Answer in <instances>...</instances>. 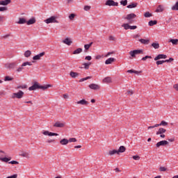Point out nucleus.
<instances>
[{
	"instance_id": "1",
	"label": "nucleus",
	"mask_w": 178,
	"mask_h": 178,
	"mask_svg": "<svg viewBox=\"0 0 178 178\" xmlns=\"http://www.w3.org/2000/svg\"><path fill=\"white\" fill-rule=\"evenodd\" d=\"M49 87H51V85H46V86H41L38 82H35L33 85L29 88V91H35V90H47V88H49Z\"/></svg>"
},
{
	"instance_id": "2",
	"label": "nucleus",
	"mask_w": 178,
	"mask_h": 178,
	"mask_svg": "<svg viewBox=\"0 0 178 178\" xmlns=\"http://www.w3.org/2000/svg\"><path fill=\"white\" fill-rule=\"evenodd\" d=\"M136 17H137V15L136 14L131 13V14L127 15L124 19L125 20H128L129 24H132V23H134V22H136V20H134Z\"/></svg>"
},
{
	"instance_id": "3",
	"label": "nucleus",
	"mask_w": 178,
	"mask_h": 178,
	"mask_svg": "<svg viewBox=\"0 0 178 178\" xmlns=\"http://www.w3.org/2000/svg\"><path fill=\"white\" fill-rule=\"evenodd\" d=\"M11 159L12 157H6V153L0 150V161H1V162H9Z\"/></svg>"
},
{
	"instance_id": "4",
	"label": "nucleus",
	"mask_w": 178,
	"mask_h": 178,
	"mask_svg": "<svg viewBox=\"0 0 178 178\" xmlns=\"http://www.w3.org/2000/svg\"><path fill=\"white\" fill-rule=\"evenodd\" d=\"M23 95H24V92L22 90H19L17 92L13 93L12 98L15 99V98H17L18 99H22L23 98Z\"/></svg>"
},
{
	"instance_id": "5",
	"label": "nucleus",
	"mask_w": 178,
	"mask_h": 178,
	"mask_svg": "<svg viewBox=\"0 0 178 178\" xmlns=\"http://www.w3.org/2000/svg\"><path fill=\"white\" fill-rule=\"evenodd\" d=\"M44 23L49 24V23H59V21L56 20V17L51 16L44 20Z\"/></svg>"
},
{
	"instance_id": "6",
	"label": "nucleus",
	"mask_w": 178,
	"mask_h": 178,
	"mask_svg": "<svg viewBox=\"0 0 178 178\" xmlns=\"http://www.w3.org/2000/svg\"><path fill=\"white\" fill-rule=\"evenodd\" d=\"M6 69H9L10 70L12 69H15V67H17V63H8L5 64Z\"/></svg>"
},
{
	"instance_id": "7",
	"label": "nucleus",
	"mask_w": 178,
	"mask_h": 178,
	"mask_svg": "<svg viewBox=\"0 0 178 178\" xmlns=\"http://www.w3.org/2000/svg\"><path fill=\"white\" fill-rule=\"evenodd\" d=\"M143 49H139V50H134V51H129V55L132 57V58H136V55H138L140 54H143Z\"/></svg>"
},
{
	"instance_id": "8",
	"label": "nucleus",
	"mask_w": 178,
	"mask_h": 178,
	"mask_svg": "<svg viewBox=\"0 0 178 178\" xmlns=\"http://www.w3.org/2000/svg\"><path fill=\"white\" fill-rule=\"evenodd\" d=\"M165 145H169V142L167 140H161L156 144L157 148H159V147H165Z\"/></svg>"
},
{
	"instance_id": "9",
	"label": "nucleus",
	"mask_w": 178,
	"mask_h": 178,
	"mask_svg": "<svg viewBox=\"0 0 178 178\" xmlns=\"http://www.w3.org/2000/svg\"><path fill=\"white\" fill-rule=\"evenodd\" d=\"M105 5L107 6H118V3L113 0H107Z\"/></svg>"
},
{
	"instance_id": "10",
	"label": "nucleus",
	"mask_w": 178,
	"mask_h": 178,
	"mask_svg": "<svg viewBox=\"0 0 178 178\" xmlns=\"http://www.w3.org/2000/svg\"><path fill=\"white\" fill-rule=\"evenodd\" d=\"M44 55H45V52H42L35 56L33 57V60H40L41 59V58H42V56H44Z\"/></svg>"
},
{
	"instance_id": "11",
	"label": "nucleus",
	"mask_w": 178,
	"mask_h": 178,
	"mask_svg": "<svg viewBox=\"0 0 178 178\" xmlns=\"http://www.w3.org/2000/svg\"><path fill=\"white\" fill-rule=\"evenodd\" d=\"M42 134H44V136H49V137H52L53 136H59V134L56 133L49 132V131H44Z\"/></svg>"
},
{
	"instance_id": "12",
	"label": "nucleus",
	"mask_w": 178,
	"mask_h": 178,
	"mask_svg": "<svg viewBox=\"0 0 178 178\" xmlns=\"http://www.w3.org/2000/svg\"><path fill=\"white\" fill-rule=\"evenodd\" d=\"M63 44H65L66 45L70 46L72 44H73V41L70 40L69 38H66L65 40H63Z\"/></svg>"
},
{
	"instance_id": "13",
	"label": "nucleus",
	"mask_w": 178,
	"mask_h": 178,
	"mask_svg": "<svg viewBox=\"0 0 178 178\" xmlns=\"http://www.w3.org/2000/svg\"><path fill=\"white\" fill-rule=\"evenodd\" d=\"M65 122L58 121L54 124V127H65Z\"/></svg>"
},
{
	"instance_id": "14",
	"label": "nucleus",
	"mask_w": 178,
	"mask_h": 178,
	"mask_svg": "<svg viewBox=\"0 0 178 178\" xmlns=\"http://www.w3.org/2000/svg\"><path fill=\"white\" fill-rule=\"evenodd\" d=\"M168 56L165 54H159L157 56L154 58V60H159V59H166Z\"/></svg>"
},
{
	"instance_id": "15",
	"label": "nucleus",
	"mask_w": 178,
	"mask_h": 178,
	"mask_svg": "<svg viewBox=\"0 0 178 178\" xmlns=\"http://www.w3.org/2000/svg\"><path fill=\"white\" fill-rule=\"evenodd\" d=\"M138 41L143 45H148L149 44V39H139Z\"/></svg>"
},
{
	"instance_id": "16",
	"label": "nucleus",
	"mask_w": 178,
	"mask_h": 178,
	"mask_svg": "<svg viewBox=\"0 0 178 178\" xmlns=\"http://www.w3.org/2000/svg\"><path fill=\"white\" fill-rule=\"evenodd\" d=\"M12 1L10 0H1L0 1V5H2L3 6H6L10 3Z\"/></svg>"
},
{
	"instance_id": "17",
	"label": "nucleus",
	"mask_w": 178,
	"mask_h": 178,
	"mask_svg": "<svg viewBox=\"0 0 178 178\" xmlns=\"http://www.w3.org/2000/svg\"><path fill=\"white\" fill-rule=\"evenodd\" d=\"M78 105H88L90 103L87 102L86 99H83L76 102Z\"/></svg>"
},
{
	"instance_id": "18",
	"label": "nucleus",
	"mask_w": 178,
	"mask_h": 178,
	"mask_svg": "<svg viewBox=\"0 0 178 178\" xmlns=\"http://www.w3.org/2000/svg\"><path fill=\"white\" fill-rule=\"evenodd\" d=\"M165 133H166V129L164 128H160L156 131V136H159L161 134H165Z\"/></svg>"
},
{
	"instance_id": "19",
	"label": "nucleus",
	"mask_w": 178,
	"mask_h": 178,
	"mask_svg": "<svg viewBox=\"0 0 178 178\" xmlns=\"http://www.w3.org/2000/svg\"><path fill=\"white\" fill-rule=\"evenodd\" d=\"M89 88L91 90H99V86L95 83H91L89 85Z\"/></svg>"
},
{
	"instance_id": "20",
	"label": "nucleus",
	"mask_w": 178,
	"mask_h": 178,
	"mask_svg": "<svg viewBox=\"0 0 178 178\" xmlns=\"http://www.w3.org/2000/svg\"><path fill=\"white\" fill-rule=\"evenodd\" d=\"M165 8H163V6L161 5H159L156 8V13H161V12H163Z\"/></svg>"
},
{
	"instance_id": "21",
	"label": "nucleus",
	"mask_w": 178,
	"mask_h": 178,
	"mask_svg": "<svg viewBox=\"0 0 178 178\" xmlns=\"http://www.w3.org/2000/svg\"><path fill=\"white\" fill-rule=\"evenodd\" d=\"M60 144H61V145H67V144H69V140L63 138L60 141Z\"/></svg>"
},
{
	"instance_id": "22",
	"label": "nucleus",
	"mask_w": 178,
	"mask_h": 178,
	"mask_svg": "<svg viewBox=\"0 0 178 178\" xmlns=\"http://www.w3.org/2000/svg\"><path fill=\"white\" fill-rule=\"evenodd\" d=\"M137 5H138V3H131V4L128 5L127 8H128V9H133V8H137Z\"/></svg>"
},
{
	"instance_id": "23",
	"label": "nucleus",
	"mask_w": 178,
	"mask_h": 178,
	"mask_svg": "<svg viewBox=\"0 0 178 178\" xmlns=\"http://www.w3.org/2000/svg\"><path fill=\"white\" fill-rule=\"evenodd\" d=\"M112 62H115V58H109L105 61L106 65H111Z\"/></svg>"
},
{
	"instance_id": "24",
	"label": "nucleus",
	"mask_w": 178,
	"mask_h": 178,
	"mask_svg": "<svg viewBox=\"0 0 178 178\" xmlns=\"http://www.w3.org/2000/svg\"><path fill=\"white\" fill-rule=\"evenodd\" d=\"M19 155L23 156V158H30V154L26 152H22Z\"/></svg>"
},
{
	"instance_id": "25",
	"label": "nucleus",
	"mask_w": 178,
	"mask_h": 178,
	"mask_svg": "<svg viewBox=\"0 0 178 178\" xmlns=\"http://www.w3.org/2000/svg\"><path fill=\"white\" fill-rule=\"evenodd\" d=\"M70 76L72 77V79H76V77L79 76V73L72 71L70 73Z\"/></svg>"
},
{
	"instance_id": "26",
	"label": "nucleus",
	"mask_w": 178,
	"mask_h": 178,
	"mask_svg": "<svg viewBox=\"0 0 178 178\" xmlns=\"http://www.w3.org/2000/svg\"><path fill=\"white\" fill-rule=\"evenodd\" d=\"M103 83H112V78L107 76L103 79Z\"/></svg>"
},
{
	"instance_id": "27",
	"label": "nucleus",
	"mask_w": 178,
	"mask_h": 178,
	"mask_svg": "<svg viewBox=\"0 0 178 178\" xmlns=\"http://www.w3.org/2000/svg\"><path fill=\"white\" fill-rule=\"evenodd\" d=\"M81 52H83V49L78 48L73 51V55H77L79 54H81Z\"/></svg>"
},
{
	"instance_id": "28",
	"label": "nucleus",
	"mask_w": 178,
	"mask_h": 178,
	"mask_svg": "<svg viewBox=\"0 0 178 178\" xmlns=\"http://www.w3.org/2000/svg\"><path fill=\"white\" fill-rule=\"evenodd\" d=\"M34 23H35V18L30 19L29 21L26 22L28 26L34 24Z\"/></svg>"
},
{
	"instance_id": "29",
	"label": "nucleus",
	"mask_w": 178,
	"mask_h": 178,
	"mask_svg": "<svg viewBox=\"0 0 178 178\" xmlns=\"http://www.w3.org/2000/svg\"><path fill=\"white\" fill-rule=\"evenodd\" d=\"M25 23H27V21L24 18H19L17 22L18 24H24Z\"/></svg>"
},
{
	"instance_id": "30",
	"label": "nucleus",
	"mask_w": 178,
	"mask_h": 178,
	"mask_svg": "<svg viewBox=\"0 0 178 178\" xmlns=\"http://www.w3.org/2000/svg\"><path fill=\"white\" fill-rule=\"evenodd\" d=\"M24 56L25 58H30L31 56V51L27 50L24 52Z\"/></svg>"
},
{
	"instance_id": "31",
	"label": "nucleus",
	"mask_w": 178,
	"mask_h": 178,
	"mask_svg": "<svg viewBox=\"0 0 178 178\" xmlns=\"http://www.w3.org/2000/svg\"><path fill=\"white\" fill-rule=\"evenodd\" d=\"M115 154L119 155V152L117 149L110 150L108 152V155H115Z\"/></svg>"
},
{
	"instance_id": "32",
	"label": "nucleus",
	"mask_w": 178,
	"mask_h": 178,
	"mask_svg": "<svg viewBox=\"0 0 178 178\" xmlns=\"http://www.w3.org/2000/svg\"><path fill=\"white\" fill-rule=\"evenodd\" d=\"M158 21L157 20H150L148 23L149 26H155V24H157Z\"/></svg>"
},
{
	"instance_id": "33",
	"label": "nucleus",
	"mask_w": 178,
	"mask_h": 178,
	"mask_svg": "<svg viewBox=\"0 0 178 178\" xmlns=\"http://www.w3.org/2000/svg\"><path fill=\"white\" fill-rule=\"evenodd\" d=\"M24 70V66H23V64H22L21 67H19L15 72L17 73H20V72H23V70Z\"/></svg>"
},
{
	"instance_id": "34",
	"label": "nucleus",
	"mask_w": 178,
	"mask_h": 178,
	"mask_svg": "<svg viewBox=\"0 0 178 178\" xmlns=\"http://www.w3.org/2000/svg\"><path fill=\"white\" fill-rule=\"evenodd\" d=\"M118 151V154H120V152H124L126 151V147L124 146H120Z\"/></svg>"
},
{
	"instance_id": "35",
	"label": "nucleus",
	"mask_w": 178,
	"mask_h": 178,
	"mask_svg": "<svg viewBox=\"0 0 178 178\" xmlns=\"http://www.w3.org/2000/svg\"><path fill=\"white\" fill-rule=\"evenodd\" d=\"M83 65L84 66V69L88 70V69H90V66L91 65V63H84L83 64Z\"/></svg>"
},
{
	"instance_id": "36",
	"label": "nucleus",
	"mask_w": 178,
	"mask_h": 178,
	"mask_svg": "<svg viewBox=\"0 0 178 178\" xmlns=\"http://www.w3.org/2000/svg\"><path fill=\"white\" fill-rule=\"evenodd\" d=\"M169 42H172L173 45H177L178 40L177 39H170Z\"/></svg>"
},
{
	"instance_id": "37",
	"label": "nucleus",
	"mask_w": 178,
	"mask_h": 178,
	"mask_svg": "<svg viewBox=\"0 0 178 178\" xmlns=\"http://www.w3.org/2000/svg\"><path fill=\"white\" fill-rule=\"evenodd\" d=\"M122 27H124V30H129L130 29V25L129 24H123L122 25Z\"/></svg>"
},
{
	"instance_id": "38",
	"label": "nucleus",
	"mask_w": 178,
	"mask_h": 178,
	"mask_svg": "<svg viewBox=\"0 0 178 178\" xmlns=\"http://www.w3.org/2000/svg\"><path fill=\"white\" fill-rule=\"evenodd\" d=\"M172 10H178V1L171 8Z\"/></svg>"
},
{
	"instance_id": "39",
	"label": "nucleus",
	"mask_w": 178,
	"mask_h": 178,
	"mask_svg": "<svg viewBox=\"0 0 178 178\" xmlns=\"http://www.w3.org/2000/svg\"><path fill=\"white\" fill-rule=\"evenodd\" d=\"M152 47H153V48H154V49H158L159 48V43H152Z\"/></svg>"
},
{
	"instance_id": "40",
	"label": "nucleus",
	"mask_w": 178,
	"mask_h": 178,
	"mask_svg": "<svg viewBox=\"0 0 178 178\" xmlns=\"http://www.w3.org/2000/svg\"><path fill=\"white\" fill-rule=\"evenodd\" d=\"M93 42H91L90 44H85L84 45V48L86 51H88V49H90V47L92 45Z\"/></svg>"
},
{
	"instance_id": "41",
	"label": "nucleus",
	"mask_w": 178,
	"mask_h": 178,
	"mask_svg": "<svg viewBox=\"0 0 178 178\" xmlns=\"http://www.w3.org/2000/svg\"><path fill=\"white\" fill-rule=\"evenodd\" d=\"M33 63L31 62L26 61L22 63V66H31Z\"/></svg>"
},
{
	"instance_id": "42",
	"label": "nucleus",
	"mask_w": 178,
	"mask_h": 178,
	"mask_svg": "<svg viewBox=\"0 0 178 178\" xmlns=\"http://www.w3.org/2000/svg\"><path fill=\"white\" fill-rule=\"evenodd\" d=\"M68 143H77V139L76 138H70L68 140Z\"/></svg>"
},
{
	"instance_id": "43",
	"label": "nucleus",
	"mask_w": 178,
	"mask_h": 178,
	"mask_svg": "<svg viewBox=\"0 0 178 178\" xmlns=\"http://www.w3.org/2000/svg\"><path fill=\"white\" fill-rule=\"evenodd\" d=\"M144 16H145V17H152V14L151 13H149V12H146L144 14Z\"/></svg>"
},
{
	"instance_id": "44",
	"label": "nucleus",
	"mask_w": 178,
	"mask_h": 178,
	"mask_svg": "<svg viewBox=\"0 0 178 178\" xmlns=\"http://www.w3.org/2000/svg\"><path fill=\"white\" fill-rule=\"evenodd\" d=\"M13 78H10L9 76H6L4 79V81H12Z\"/></svg>"
},
{
	"instance_id": "45",
	"label": "nucleus",
	"mask_w": 178,
	"mask_h": 178,
	"mask_svg": "<svg viewBox=\"0 0 178 178\" xmlns=\"http://www.w3.org/2000/svg\"><path fill=\"white\" fill-rule=\"evenodd\" d=\"M91 79V76H87L86 78H82L79 80L80 83L83 82V81H86V80H88Z\"/></svg>"
},
{
	"instance_id": "46",
	"label": "nucleus",
	"mask_w": 178,
	"mask_h": 178,
	"mask_svg": "<svg viewBox=\"0 0 178 178\" xmlns=\"http://www.w3.org/2000/svg\"><path fill=\"white\" fill-rule=\"evenodd\" d=\"M168 122H166L165 120H162L160 123V126H168Z\"/></svg>"
},
{
	"instance_id": "47",
	"label": "nucleus",
	"mask_w": 178,
	"mask_h": 178,
	"mask_svg": "<svg viewBox=\"0 0 178 178\" xmlns=\"http://www.w3.org/2000/svg\"><path fill=\"white\" fill-rule=\"evenodd\" d=\"M120 3H121V5H122L123 6H126V5H127V0H122L121 1H120Z\"/></svg>"
},
{
	"instance_id": "48",
	"label": "nucleus",
	"mask_w": 178,
	"mask_h": 178,
	"mask_svg": "<svg viewBox=\"0 0 178 178\" xmlns=\"http://www.w3.org/2000/svg\"><path fill=\"white\" fill-rule=\"evenodd\" d=\"M156 63L157 66H159V65H163V63H165V61L164 60H157Z\"/></svg>"
},
{
	"instance_id": "49",
	"label": "nucleus",
	"mask_w": 178,
	"mask_h": 178,
	"mask_svg": "<svg viewBox=\"0 0 178 178\" xmlns=\"http://www.w3.org/2000/svg\"><path fill=\"white\" fill-rule=\"evenodd\" d=\"M146 59H152V57L151 56H146L142 58V60H145Z\"/></svg>"
},
{
	"instance_id": "50",
	"label": "nucleus",
	"mask_w": 178,
	"mask_h": 178,
	"mask_svg": "<svg viewBox=\"0 0 178 178\" xmlns=\"http://www.w3.org/2000/svg\"><path fill=\"white\" fill-rule=\"evenodd\" d=\"M8 10V7H0V12H5Z\"/></svg>"
},
{
	"instance_id": "51",
	"label": "nucleus",
	"mask_w": 178,
	"mask_h": 178,
	"mask_svg": "<svg viewBox=\"0 0 178 178\" xmlns=\"http://www.w3.org/2000/svg\"><path fill=\"white\" fill-rule=\"evenodd\" d=\"M8 163H10L11 165H19V163L17 161H11L8 162Z\"/></svg>"
},
{
	"instance_id": "52",
	"label": "nucleus",
	"mask_w": 178,
	"mask_h": 178,
	"mask_svg": "<svg viewBox=\"0 0 178 178\" xmlns=\"http://www.w3.org/2000/svg\"><path fill=\"white\" fill-rule=\"evenodd\" d=\"M75 16H76V15H74V14H70L69 15L70 20H73V19H74Z\"/></svg>"
},
{
	"instance_id": "53",
	"label": "nucleus",
	"mask_w": 178,
	"mask_h": 178,
	"mask_svg": "<svg viewBox=\"0 0 178 178\" xmlns=\"http://www.w3.org/2000/svg\"><path fill=\"white\" fill-rule=\"evenodd\" d=\"M91 9V6H84V10L88 11Z\"/></svg>"
},
{
	"instance_id": "54",
	"label": "nucleus",
	"mask_w": 178,
	"mask_h": 178,
	"mask_svg": "<svg viewBox=\"0 0 178 178\" xmlns=\"http://www.w3.org/2000/svg\"><path fill=\"white\" fill-rule=\"evenodd\" d=\"M17 88H22V90H24V88H27V86L26 85H24V86H17Z\"/></svg>"
},
{
	"instance_id": "55",
	"label": "nucleus",
	"mask_w": 178,
	"mask_h": 178,
	"mask_svg": "<svg viewBox=\"0 0 178 178\" xmlns=\"http://www.w3.org/2000/svg\"><path fill=\"white\" fill-rule=\"evenodd\" d=\"M133 159H134V161H140V156H133Z\"/></svg>"
},
{
	"instance_id": "56",
	"label": "nucleus",
	"mask_w": 178,
	"mask_h": 178,
	"mask_svg": "<svg viewBox=\"0 0 178 178\" xmlns=\"http://www.w3.org/2000/svg\"><path fill=\"white\" fill-rule=\"evenodd\" d=\"M166 168L165 167H160L159 170L160 172H166Z\"/></svg>"
},
{
	"instance_id": "57",
	"label": "nucleus",
	"mask_w": 178,
	"mask_h": 178,
	"mask_svg": "<svg viewBox=\"0 0 178 178\" xmlns=\"http://www.w3.org/2000/svg\"><path fill=\"white\" fill-rule=\"evenodd\" d=\"M91 59H92V57H91V56H87L85 57L86 60H91Z\"/></svg>"
},
{
	"instance_id": "58",
	"label": "nucleus",
	"mask_w": 178,
	"mask_h": 178,
	"mask_svg": "<svg viewBox=\"0 0 178 178\" xmlns=\"http://www.w3.org/2000/svg\"><path fill=\"white\" fill-rule=\"evenodd\" d=\"M128 95H133L134 94V92L131 90H127Z\"/></svg>"
},
{
	"instance_id": "59",
	"label": "nucleus",
	"mask_w": 178,
	"mask_h": 178,
	"mask_svg": "<svg viewBox=\"0 0 178 178\" xmlns=\"http://www.w3.org/2000/svg\"><path fill=\"white\" fill-rule=\"evenodd\" d=\"M48 144H51V143H55V140L54 139H49L46 141Z\"/></svg>"
},
{
	"instance_id": "60",
	"label": "nucleus",
	"mask_w": 178,
	"mask_h": 178,
	"mask_svg": "<svg viewBox=\"0 0 178 178\" xmlns=\"http://www.w3.org/2000/svg\"><path fill=\"white\" fill-rule=\"evenodd\" d=\"M4 20H5V17L0 15V23H3Z\"/></svg>"
},
{
	"instance_id": "61",
	"label": "nucleus",
	"mask_w": 178,
	"mask_h": 178,
	"mask_svg": "<svg viewBox=\"0 0 178 178\" xmlns=\"http://www.w3.org/2000/svg\"><path fill=\"white\" fill-rule=\"evenodd\" d=\"M6 178H17V175H13L7 177Z\"/></svg>"
},
{
	"instance_id": "62",
	"label": "nucleus",
	"mask_w": 178,
	"mask_h": 178,
	"mask_svg": "<svg viewBox=\"0 0 178 178\" xmlns=\"http://www.w3.org/2000/svg\"><path fill=\"white\" fill-rule=\"evenodd\" d=\"M137 29V26H130L129 29L130 30H136Z\"/></svg>"
},
{
	"instance_id": "63",
	"label": "nucleus",
	"mask_w": 178,
	"mask_h": 178,
	"mask_svg": "<svg viewBox=\"0 0 178 178\" xmlns=\"http://www.w3.org/2000/svg\"><path fill=\"white\" fill-rule=\"evenodd\" d=\"M108 39L110 41H115V37L112 35L109 36Z\"/></svg>"
},
{
	"instance_id": "64",
	"label": "nucleus",
	"mask_w": 178,
	"mask_h": 178,
	"mask_svg": "<svg viewBox=\"0 0 178 178\" xmlns=\"http://www.w3.org/2000/svg\"><path fill=\"white\" fill-rule=\"evenodd\" d=\"M173 87L177 91H178V83L175 84Z\"/></svg>"
}]
</instances>
